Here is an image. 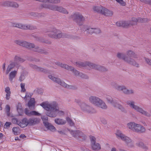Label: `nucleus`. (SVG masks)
<instances>
[{
	"label": "nucleus",
	"instance_id": "1",
	"mask_svg": "<svg viewBox=\"0 0 151 151\" xmlns=\"http://www.w3.org/2000/svg\"><path fill=\"white\" fill-rule=\"evenodd\" d=\"M40 105L47 111V115L51 117H55L58 114L63 115V111L60 110L58 105L55 101H53L50 103L48 101L43 102Z\"/></svg>",
	"mask_w": 151,
	"mask_h": 151
},
{
	"label": "nucleus",
	"instance_id": "2",
	"mask_svg": "<svg viewBox=\"0 0 151 151\" xmlns=\"http://www.w3.org/2000/svg\"><path fill=\"white\" fill-rule=\"evenodd\" d=\"M126 54L127 56H126L123 53L118 52L116 56L118 58L122 59L127 63L137 67H138L139 64L137 63L133 58H138V56L137 55L131 50L127 51Z\"/></svg>",
	"mask_w": 151,
	"mask_h": 151
},
{
	"label": "nucleus",
	"instance_id": "3",
	"mask_svg": "<svg viewBox=\"0 0 151 151\" xmlns=\"http://www.w3.org/2000/svg\"><path fill=\"white\" fill-rule=\"evenodd\" d=\"M15 42L20 46L27 48H34V50L35 51L42 54H46L48 53V52L46 50L44 49H40L39 47L37 46H35L33 43L19 40L15 41Z\"/></svg>",
	"mask_w": 151,
	"mask_h": 151
},
{
	"label": "nucleus",
	"instance_id": "4",
	"mask_svg": "<svg viewBox=\"0 0 151 151\" xmlns=\"http://www.w3.org/2000/svg\"><path fill=\"white\" fill-rule=\"evenodd\" d=\"M75 65L77 67H84L87 66L92 69H96L101 71H105L106 70V68L104 67L97 65L89 62L86 61L85 62H76Z\"/></svg>",
	"mask_w": 151,
	"mask_h": 151
},
{
	"label": "nucleus",
	"instance_id": "5",
	"mask_svg": "<svg viewBox=\"0 0 151 151\" xmlns=\"http://www.w3.org/2000/svg\"><path fill=\"white\" fill-rule=\"evenodd\" d=\"M55 64L63 68L72 71L76 76H80L82 78L85 79L88 78V76L87 75L83 74L81 73H80L78 71L76 70L73 67L69 66L66 64H62L58 62H56Z\"/></svg>",
	"mask_w": 151,
	"mask_h": 151
},
{
	"label": "nucleus",
	"instance_id": "6",
	"mask_svg": "<svg viewBox=\"0 0 151 151\" xmlns=\"http://www.w3.org/2000/svg\"><path fill=\"white\" fill-rule=\"evenodd\" d=\"M127 104L129 107L137 112L140 113L141 114L144 115L147 117H150V114L145 110L142 108L139 107L135 104V102L132 100H128L126 102Z\"/></svg>",
	"mask_w": 151,
	"mask_h": 151
},
{
	"label": "nucleus",
	"instance_id": "7",
	"mask_svg": "<svg viewBox=\"0 0 151 151\" xmlns=\"http://www.w3.org/2000/svg\"><path fill=\"white\" fill-rule=\"evenodd\" d=\"M127 126L129 129L135 132L142 133L145 131V129L143 126L134 122H130L127 123Z\"/></svg>",
	"mask_w": 151,
	"mask_h": 151
},
{
	"label": "nucleus",
	"instance_id": "8",
	"mask_svg": "<svg viewBox=\"0 0 151 151\" xmlns=\"http://www.w3.org/2000/svg\"><path fill=\"white\" fill-rule=\"evenodd\" d=\"M111 86L117 90L122 91L125 94L129 95L134 93V91L132 89H128L124 85H119L115 82L111 83Z\"/></svg>",
	"mask_w": 151,
	"mask_h": 151
},
{
	"label": "nucleus",
	"instance_id": "9",
	"mask_svg": "<svg viewBox=\"0 0 151 151\" xmlns=\"http://www.w3.org/2000/svg\"><path fill=\"white\" fill-rule=\"evenodd\" d=\"M42 6L43 7L48 8L53 11H57L64 14L68 13V11L65 8L61 6H58L54 5H47L45 4H42Z\"/></svg>",
	"mask_w": 151,
	"mask_h": 151
},
{
	"label": "nucleus",
	"instance_id": "10",
	"mask_svg": "<svg viewBox=\"0 0 151 151\" xmlns=\"http://www.w3.org/2000/svg\"><path fill=\"white\" fill-rule=\"evenodd\" d=\"M48 77L52 81L63 87L69 89H73L74 88L73 86L68 85L63 81H61L59 78H55L51 75H49Z\"/></svg>",
	"mask_w": 151,
	"mask_h": 151
},
{
	"label": "nucleus",
	"instance_id": "11",
	"mask_svg": "<svg viewBox=\"0 0 151 151\" xmlns=\"http://www.w3.org/2000/svg\"><path fill=\"white\" fill-rule=\"evenodd\" d=\"M105 98L106 99L108 103H110L115 107H116L121 110L122 111H124L125 110L124 108L121 105L117 103L116 101L110 96L106 95Z\"/></svg>",
	"mask_w": 151,
	"mask_h": 151
},
{
	"label": "nucleus",
	"instance_id": "12",
	"mask_svg": "<svg viewBox=\"0 0 151 151\" xmlns=\"http://www.w3.org/2000/svg\"><path fill=\"white\" fill-rule=\"evenodd\" d=\"M11 26L16 27L18 28L24 29L32 30L36 28V27L31 25L23 24L19 23H14L11 22Z\"/></svg>",
	"mask_w": 151,
	"mask_h": 151
},
{
	"label": "nucleus",
	"instance_id": "13",
	"mask_svg": "<svg viewBox=\"0 0 151 151\" xmlns=\"http://www.w3.org/2000/svg\"><path fill=\"white\" fill-rule=\"evenodd\" d=\"M90 139L91 141V145L92 150L95 151H99L101 149V146L100 144L96 142V139L95 137L92 135L90 136Z\"/></svg>",
	"mask_w": 151,
	"mask_h": 151
},
{
	"label": "nucleus",
	"instance_id": "14",
	"mask_svg": "<svg viewBox=\"0 0 151 151\" xmlns=\"http://www.w3.org/2000/svg\"><path fill=\"white\" fill-rule=\"evenodd\" d=\"M71 17L73 20L78 24L81 25V22L85 20V19L81 14L76 12L71 15Z\"/></svg>",
	"mask_w": 151,
	"mask_h": 151
},
{
	"label": "nucleus",
	"instance_id": "15",
	"mask_svg": "<svg viewBox=\"0 0 151 151\" xmlns=\"http://www.w3.org/2000/svg\"><path fill=\"white\" fill-rule=\"evenodd\" d=\"M81 110L85 112L92 113L94 112L93 109L88 105L85 103H83L81 105Z\"/></svg>",
	"mask_w": 151,
	"mask_h": 151
},
{
	"label": "nucleus",
	"instance_id": "16",
	"mask_svg": "<svg viewBox=\"0 0 151 151\" xmlns=\"http://www.w3.org/2000/svg\"><path fill=\"white\" fill-rule=\"evenodd\" d=\"M149 20L146 18L142 19L141 18H139L137 19L135 17H132V18L131 21V26L136 24L137 22L143 23L145 22H147Z\"/></svg>",
	"mask_w": 151,
	"mask_h": 151
},
{
	"label": "nucleus",
	"instance_id": "17",
	"mask_svg": "<svg viewBox=\"0 0 151 151\" xmlns=\"http://www.w3.org/2000/svg\"><path fill=\"white\" fill-rule=\"evenodd\" d=\"M101 99L96 96H91L89 97L88 100L90 103L97 106Z\"/></svg>",
	"mask_w": 151,
	"mask_h": 151
},
{
	"label": "nucleus",
	"instance_id": "18",
	"mask_svg": "<svg viewBox=\"0 0 151 151\" xmlns=\"http://www.w3.org/2000/svg\"><path fill=\"white\" fill-rule=\"evenodd\" d=\"M121 139L124 141L129 147H134V143L132 142V139L125 135Z\"/></svg>",
	"mask_w": 151,
	"mask_h": 151
},
{
	"label": "nucleus",
	"instance_id": "19",
	"mask_svg": "<svg viewBox=\"0 0 151 151\" xmlns=\"http://www.w3.org/2000/svg\"><path fill=\"white\" fill-rule=\"evenodd\" d=\"M40 120V118L33 117L27 119L28 125L32 126L39 123Z\"/></svg>",
	"mask_w": 151,
	"mask_h": 151
},
{
	"label": "nucleus",
	"instance_id": "20",
	"mask_svg": "<svg viewBox=\"0 0 151 151\" xmlns=\"http://www.w3.org/2000/svg\"><path fill=\"white\" fill-rule=\"evenodd\" d=\"M24 113L27 115L30 116H41V114L35 111H29L27 109H25L24 110Z\"/></svg>",
	"mask_w": 151,
	"mask_h": 151
},
{
	"label": "nucleus",
	"instance_id": "21",
	"mask_svg": "<svg viewBox=\"0 0 151 151\" xmlns=\"http://www.w3.org/2000/svg\"><path fill=\"white\" fill-rule=\"evenodd\" d=\"M101 13L106 16H111L113 14L112 11L109 10L103 7H102Z\"/></svg>",
	"mask_w": 151,
	"mask_h": 151
},
{
	"label": "nucleus",
	"instance_id": "22",
	"mask_svg": "<svg viewBox=\"0 0 151 151\" xmlns=\"http://www.w3.org/2000/svg\"><path fill=\"white\" fill-rule=\"evenodd\" d=\"M18 125L22 128L26 127L28 125L27 119L25 118L20 121H19Z\"/></svg>",
	"mask_w": 151,
	"mask_h": 151
},
{
	"label": "nucleus",
	"instance_id": "23",
	"mask_svg": "<svg viewBox=\"0 0 151 151\" xmlns=\"http://www.w3.org/2000/svg\"><path fill=\"white\" fill-rule=\"evenodd\" d=\"M52 37H54V38H60L61 37H65L67 38H70V36L67 35L65 34L60 33L59 30H58V33L56 35H53Z\"/></svg>",
	"mask_w": 151,
	"mask_h": 151
},
{
	"label": "nucleus",
	"instance_id": "24",
	"mask_svg": "<svg viewBox=\"0 0 151 151\" xmlns=\"http://www.w3.org/2000/svg\"><path fill=\"white\" fill-rule=\"evenodd\" d=\"M97 106L103 109H106L107 108V106L106 103L101 99L100 100Z\"/></svg>",
	"mask_w": 151,
	"mask_h": 151
},
{
	"label": "nucleus",
	"instance_id": "25",
	"mask_svg": "<svg viewBox=\"0 0 151 151\" xmlns=\"http://www.w3.org/2000/svg\"><path fill=\"white\" fill-rule=\"evenodd\" d=\"M48 36L51 38H54L52 37L53 35H56L58 33V30L55 28H53L51 29L50 31L48 32Z\"/></svg>",
	"mask_w": 151,
	"mask_h": 151
},
{
	"label": "nucleus",
	"instance_id": "26",
	"mask_svg": "<svg viewBox=\"0 0 151 151\" xmlns=\"http://www.w3.org/2000/svg\"><path fill=\"white\" fill-rule=\"evenodd\" d=\"M43 124L47 128L51 131H54L56 129L55 127L49 123L48 122H44Z\"/></svg>",
	"mask_w": 151,
	"mask_h": 151
},
{
	"label": "nucleus",
	"instance_id": "27",
	"mask_svg": "<svg viewBox=\"0 0 151 151\" xmlns=\"http://www.w3.org/2000/svg\"><path fill=\"white\" fill-rule=\"evenodd\" d=\"M17 71L16 70H14L11 72L9 75V81L12 82L13 79L14 78L17 74Z\"/></svg>",
	"mask_w": 151,
	"mask_h": 151
},
{
	"label": "nucleus",
	"instance_id": "28",
	"mask_svg": "<svg viewBox=\"0 0 151 151\" xmlns=\"http://www.w3.org/2000/svg\"><path fill=\"white\" fill-rule=\"evenodd\" d=\"M15 62H12L8 65L6 71V74H8L11 70L15 67Z\"/></svg>",
	"mask_w": 151,
	"mask_h": 151
},
{
	"label": "nucleus",
	"instance_id": "29",
	"mask_svg": "<svg viewBox=\"0 0 151 151\" xmlns=\"http://www.w3.org/2000/svg\"><path fill=\"white\" fill-rule=\"evenodd\" d=\"M37 1H39L41 2H44L49 3L57 4L60 2V0H36Z\"/></svg>",
	"mask_w": 151,
	"mask_h": 151
},
{
	"label": "nucleus",
	"instance_id": "30",
	"mask_svg": "<svg viewBox=\"0 0 151 151\" xmlns=\"http://www.w3.org/2000/svg\"><path fill=\"white\" fill-rule=\"evenodd\" d=\"M80 130H77L75 131L71 130L70 131V132L71 134L75 138H79V134L78 132H79Z\"/></svg>",
	"mask_w": 151,
	"mask_h": 151
},
{
	"label": "nucleus",
	"instance_id": "31",
	"mask_svg": "<svg viewBox=\"0 0 151 151\" xmlns=\"http://www.w3.org/2000/svg\"><path fill=\"white\" fill-rule=\"evenodd\" d=\"M5 91L6 93V98L7 100H8L9 99L11 94L10 88L9 87H6L5 88Z\"/></svg>",
	"mask_w": 151,
	"mask_h": 151
},
{
	"label": "nucleus",
	"instance_id": "32",
	"mask_svg": "<svg viewBox=\"0 0 151 151\" xmlns=\"http://www.w3.org/2000/svg\"><path fill=\"white\" fill-rule=\"evenodd\" d=\"M55 122L58 124H64L66 123V121L62 119L57 118L55 120Z\"/></svg>",
	"mask_w": 151,
	"mask_h": 151
},
{
	"label": "nucleus",
	"instance_id": "33",
	"mask_svg": "<svg viewBox=\"0 0 151 151\" xmlns=\"http://www.w3.org/2000/svg\"><path fill=\"white\" fill-rule=\"evenodd\" d=\"M102 7L101 6H93V10L95 12L101 13Z\"/></svg>",
	"mask_w": 151,
	"mask_h": 151
},
{
	"label": "nucleus",
	"instance_id": "34",
	"mask_svg": "<svg viewBox=\"0 0 151 151\" xmlns=\"http://www.w3.org/2000/svg\"><path fill=\"white\" fill-rule=\"evenodd\" d=\"M83 30L87 31V32L89 34H92L93 33L94 28L86 26L84 27Z\"/></svg>",
	"mask_w": 151,
	"mask_h": 151
},
{
	"label": "nucleus",
	"instance_id": "35",
	"mask_svg": "<svg viewBox=\"0 0 151 151\" xmlns=\"http://www.w3.org/2000/svg\"><path fill=\"white\" fill-rule=\"evenodd\" d=\"M136 145L137 146L144 149H147L148 148L147 147L143 142L140 141L137 142L136 143Z\"/></svg>",
	"mask_w": 151,
	"mask_h": 151
},
{
	"label": "nucleus",
	"instance_id": "36",
	"mask_svg": "<svg viewBox=\"0 0 151 151\" xmlns=\"http://www.w3.org/2000/svg\"><path fill=\"white\" fill-rule=\"evenodd\" d=\"M115 134L118 138H120L121 139L123 138V137L125 135L123 134L121 131L119 130L117 131Z\"/></svg>",
	"mask_w": 151,
	"mask_h": 151
},
{
	"label": "nucleus",
	"instance_id": "37",
	"mask_svg": "<svg viewBox=\"0 0 151 151\" xmlns=\"http://www.w3.org/2000/svg\"><path fill=\"white\" fill-rule=\"evenodd\" d=\"M35 102L34 98H31L30 99L28 103V105L29 109H30L31 106H34Z\"/></svg>",
	"mask_w": 151,
	"mask_h": 151
},
{
	"label": "nucleus",
	"instance_id": "38",
	"mask_svg": "<svg viewBox=\"0 0 151 151\" xmlns=\"http://www.w3.org/2000/svg\"><path fill=\"white\" fill-rule=\"evenodd\" d=\"M33 68L36 69L37 71L43 72L44 73H47V70L43 68L38 67L36 65L33 66Z\"/></svg>",
	"mask_w": 151,
	"mask_h": 151
},
{
	"label": "nucleus",
	"instance_id": "39",
	"mask_svg": "<svg viewBox=\"0 0 151 151\" xmlns=\"http://www.w3.org/2000/svg\"><path fill=\"white\" fill-rule=\"evenodd\" d=\"M10 2L9 1H5L1 2L0 3L1 5L4 6H10Z\"/></svg>",
	"mask_w": 151,
	"mask_h": 151
},
{
	"label": "nucleus",
	"instance_id": "40",
	"mask_svg": "<svg viewBox=\"0 0 151 151\" xmlns=\"http://www.w3.org/2000/svg\"><path fill=\"white\" fill-rule=\"evenodd\" d=\"M123 24L122 27H126L128 26H131V21H122Z\"/></svg>",
	"mask_w": 151,
	"mask_h": 151
},
{
	"label": "nucleus",
	"instance_id": "41",
	"mask_svg": "<svg viewBox=\"0 0 151 151\" xmlns=\"http://www.w3.org/2000/svg\"><path fill=\"white\" fill-rule=\"evenodd\" d=\"M24 60L18 56H16L14 58V62H24Z\"/></svg>",
	"mask_w": 151,
	"mask_h": 151
},
{
	"label": "nucleus",
	"instance_id": "42",
	"mask_svg": "<svg viewBox=\"0 0 151 151\" xmlns=\"http://www.w3.org/2000/svg\"><path fill=\"white\" fill-rule=\"evenodd\" d=\"M19 5L17 2L11 1L10 2V7H12L14 8H17L19 7Z\"/></svg>",
	"mask_w": 151,
	"mask_h": 151
},
{
	"label": "nucleus",
	"instance_id": "43",
	"mask_svg": "<svg viewBox=\"0 0 151 151\" xmlns=\"http://www.w3.org/2000/svg\"><path fill=\"white\" fill-rule=\"evenodd\" d=\"M17 110L19 113L22 112V106L21 104L19 103L17 106Z\"/></svg>",
	"mask_w": 151,
	"mask_h": 151
},
{
	"label": "nucleus",
	"instance_id": "44",
	"mask_svg": "<svg viewBox=\"0 0 151 151\" xmlns=\"http://www.w3.org/2000/svg\"><path fill=\"white\" fill-rule=\"evenodd\" d=\"M66 120L68 123L69 124L70 126H74V123L69 117H67Z\"/></svg>",
	"mask_w": 151,
	"mask_h": 151
},
{
	"label": "nucleus",
	"instance_id": "45",
	"mask_svg": "<svg viewBox=\"0 0 151 151\" xmlns=\"http://www.w3.org/2000/svg\"><path fill=\"white\" fill-rule=\"evenodd\" d=\"M5 109L7 116H9L10 115V107L9 105H6Z\"/></svg>",
	"mask_w": 151,
	"mask_h": 151
},
{
	"label": "nucleus",
	"instance_id": "46",
	"mask_svg": "<svg viewBox=\"0 0 151 151\" xmlns=\"http://www.w3.org/2000/svg\"><path fill=\"white\" fill-rule=\"evenodd\" d=\"M117 2L122 6H125L126 3L123 0H116Z\"/></svg>",
	"mask_w": 151,
	"mask_h": 151
},
{
	"label": "nucleus",
	"instance_id": "47",
	"mask_svg": "<svg viewBox=\"0 0 151 151\" xmlns=\"http://www.w3.org/2000/svg\"><path fill=\"white\" fill-rule=\"evenodd\" d=\"M32 95V94L31 93L26 92L25 96L23 98H24V99L26 100L27 98H30L31 97Z\"/></svg>",
	"mask_w": 151,
	"mask_h": 151
},
{
	"label": "nucleus",
	"instance_id": "48",
	"mask_svg": "<svg viewBox=\"0 0 151 151\" xmlns=\"http://www.w3.org/2000/svg\"><path fill=\"white\" fill-rule=\"evenodd\" d=\"M25 84L24 83H21L20 84L21 87V92H25L26 91V89L25 88Z\"/></svg>",
	"mask_w": 151,
	"mask_h": 151
},
{
	"label": "nucleus",
	"instance_id": "49",
	"mask_svg": "<svg viewBox=\"0 0 151 151\" xmlns=\"http://www.w3.org/2000/svg\"><path fill=\"white\" fill-rule=\"evenodd\" d=\"M18 128L16 127H14L12 129V131L15 135H17L18 134Z\"/></svg>",
	"mask_w": 151,
	"mask_h": 151
},
{
	"label": "nucleus",
	"instance_id": "50",
	"mask_svg": "<svg viewBox=\"0 0 151 151\" xmlns=\"http://www.w3.org/2000/svg\"><path fill=\"white\" fill-rule=\"evenodd\" d=\"M11 124V122H6L4 125V127L6 129H8L9 127Z\"/></svg>",
	"mask_w": 151,
	"mask_h": 151
},
{
	"label": "nucleus",
	"instance_id": "51",
	"mask_svg": "<svg viewBox=\"0 0 151 151\" xmlns=\"http://www.w3.org/2000/svg\"><path fill=\"white\" fill-rule=\"evenodd\" d=\"M144 59L147 63L148 65L151 66V60L145 57L144 58Z\"/></svg>",
	"mask_w": 151,
	"mask_h": 151
},
{
	"label": "nucleus",
	"instance_id": "52",
	"mask_svg": "<svg viewBox=\"0 0 151 151\" xmlns=\"http://www.w3.org/2000/svg\"><path fill=\"white\" fill-rule=\"evenodd\" d=\"M93 33L99 34L101 33V31L99 28H94Z\"/></svg>",
	"mask_w": 151,
	"mask_h": 151
},
{
	"label": "nucleus",
	"instance_id": "53",
	"mask_svg": "<svg viewBox=\"0 0 151 151\" xmlns=\"http://www.w3.org/2000/svg\"><path fill=\"white\" fill-rule=\"evenodd\" d=\"M75 102L76 103L78 104L80 106V107L81 108V105L83 103V102H81L80 99H76L75 100Z\"/></svg>",
	"mask_w": 151,
	"mask_h": 151
},
{
	"label": "nucleus",
	"instance_id": "54",
	"mask_svg": "<svg viewBox=\"0 0 151 151\" xmlns=\"http://www.w3.org/2000/svg\"><path fill=\"white\" fill-rule=\"evenodd\" d=\"M79 134V137H85V135L83 134L82 132L79 131V132H78Z\"/></svg>",
	"mask_w": 151,
	"mask_h": 151
},
{
	"label": "nucleus",
	"instance_id": "55",
	"mask_svg": "<svg viewBox=\"0 0 151 151\" xmlns=\"http://www.w3.org/2000/svg\"><path fill=\"white\" fill-rule=\"evenodd\" d=\"M12 122L13 123L18 125L19 121L17 118H14L12 119Z\"/></svg>",
	"mask_w": 151,
	"mask_h": 151
},
{
	"label": "nucleus",
	"instance_id": "56",
	"mask_svg": "<svg viewBox=\"0 0 151 151\" xmlns=\"http://www.w3.org/2000/svg\"><path fill=\"white\" fill-rule=\"evenodd\" d=\"M41 119L43 122H48V117L46 116H43L41 117Z\"/></svg>",
	"mask_w": 151,
	"mask_h": 151
},
{
	"label": "nucleus",
	"instance_id": "57",
	"mask_svg": "<svg viewBox=\"0 0 151 151\" xmlns=\"http://www.w3.org/2000/svg\"><path fill=\"white\" fill-rule=\"evenodd\" d=\"M30 14L32 16L34 17H39L40 16V14L32 12L30 13Z\"/></svg>",
	"mask_w": 151,
	"mask_h": 151
},
{
	"label": "nucleus",
	"instance_id": "58",
	"mask_svg": "<svg viewBox=\"0 0 151 151\" xmlns=\"http://www.w3.org/2000/svg\"><path fill=\"white\" fill-rule=\"evenodd\" d=\"M122 21H119L116 23V25L118 27H122Z\"/></svg>",
	"mask_w": 151,
	"mask_h": 151
},
{
	"label": "nucleus",
	"instance_id": "59",
	"mask_svg": "<svg viewBox=\"0 0 151 151\" xmlns=\"http://www.w3.org/2000/svg\"><path fill=\"white\" fill-rule=\"evenodd\" d=\"M25 78V76L23 74H22L19 77V80L20 81H23Z\"/></svg>",
	"mask_w": 151,
	"mask_h": 151
},
{
	"label": "nucleus",
	"instance_id": "60",
	"mask_svg": "<svg viewBox=\"0 0 151 151\" xmlns=\"http://www.w3.org/2000/svg\"><path fill=\"white\" fill-rule=\"evenodd\" d=\"M37 92L40 94H41L43 93V90L41 88H37Z\"/></svg>",
	"mask_w": 151,
	"mask_h": 151
},
{
	"label": "nucleus",
	"instance_id": "61",
	"mask_svg": "<svg viewBox=\"0 0 151 151\" xmlns=\"http://www.w3.org/2000/svg\"><path fill=\"white\" fill-rule=\"evenodd\" d=\"M101 122L102 123L104 124H106L107 123L106 120L105 119L103 118L101 119Z\"/></svg>",
	"mask_w": 151,
	"mask_h": 151
},
{
	"label": "nucleus",
	"instance_id": "62",
	"mask_svg": "<svg viewBox=\"0 0 151 151\" xmlns=\"http://www.w3.org/2000/svg\"><path fill=\"white\" fill-rule=\"evenodd\" d=\"M144 3L146 4H149L151 5V0H145Z\"/></svg>",
	"mask_w": 151,
	"mask_h": 151
},
{
	"label": "nucleus",
	"instance_id": "63",
	"mask_svg": "<svg viewBox=\"0 0 151 151\" xmlns=\"http://www.w3.org/2000/svg\"><path fill=\"white\" fill-rule=\"evenodd\" d=\"M144 3L146 4H149L151 5V0H145Z\"/></svg>",
	"mask_w": 151,
	"mask_h": 151
},
{
	"label": "nucleus",
	"instance_id": "64",
	"mask_svg": "<svg viewBox=\"0 0 151 151\" xmlns=\"http://www.w3.org/2000/svg\"><path fill=\"white\" fill-rule=\"evenodd\" d=\"M111 151H118L116 148L114 147H112L111 149Z\"/></svg>",
	"mask_w": 151,
	"mask_h": 151
}]
</instances>
